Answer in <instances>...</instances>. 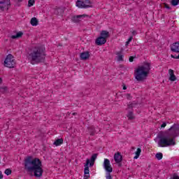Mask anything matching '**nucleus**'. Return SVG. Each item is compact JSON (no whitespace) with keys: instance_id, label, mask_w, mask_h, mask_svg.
I'll return each instance as SVG.
<instances>
[{"instance_id":"42","label":"nucleus","mask_w":179,"mask_h":179,"mask_svg":"<svg viewBox=\"0 0 179 179\" xmlns=\"http://www.w3.org/2000/svg\"><path fill=\"white\" fill-rule=\"evenodd\" d=\"M129 43H130V42L127 41L126 42L125 45H129Z\"/></svg>"},{"instance_id":"15","label":"nucleus","mask_w":179,"mask_h":179,"mask_svg":"<svg viewBox=\"0 0 179 179\" xmlns=\"http://www.w3.org/2000/svg\"><path fill=\"white\" fill-rule=\"evenodd\" d=\"M169 72L170 75L169 80L171 82H176V80H177V77H176V75H174V71L173 69H169Z\"/></svg>"},{"instance_id":"35","label":"nucleus","mask_w":179,"mask_h":179,"mask_svg":"<svg viewBox=\"0 0 179 179\" xmlns=\"http://www.w3.org/2000/svg\"><path fill=\"white\" fill-rule=\"evenodd\" d=\"M166 125H167V123L163 122L162 124L161 125V128H166Z\"/></svg>"},{"instance_id":"36","label":"nucleus","mask_w":179,"mask_h":179,"mask_svg":"<svg viewBox=\"0 0 179 179\" xmlns=\"http://www.w3.org/2000/svg\"><path fill=\"white\" fill-rule=\"evenodd\" d=\"M127 108H134V104L133 103H130L128 105Z\"/></svg>"},{"instance_id":"43","label":"nucleus","mask_w":179,"mask_h":179,"mask_svg":"<svg viewBox=\"0 0 179 179\" xmlns=\"http://www.w3.org/2000/svg\"><path fill=\"white\" fill-rule=\"evenodd\" d=\"M76 114H78V113H72V115H76Z\"/></svg>"},{"instance_id":"6","label":"nucleus","mask_w":179,"mask_h":179,"mask_svg":"<svg viewBox=\"0 0 179 179\" xmlns=\"http://www.w3.org/2000/svg\"><path fill=\"white\" fill-rule=\"evenodd\" d=\"M101 36L96 39V45H103L107 43V38L110 37V32L108 31L103 30L101 31Z\"/></svg>"},{"instance_id":"24","label":"nucleus","mask_w":179,"mask_h":179,"mask_svg":"<svg viewBox=\"0 0 179 179\" xmlns=\"http://www.w3.org/2000/svg\"><path fill=\"white\" fill-rule=\"evenodd\" d=\"M34 3H36L35 0H29V1H28V8H31V6H33V5H34Z\"/></svg>"},{"instance_id":"10","label":"nucleus","mask_w":179,"mask_h":179,"mask_svg":"<svg viewBox=\"0 0 179 179\" xmlns=\"http://www.w3.org/2000/svg\"><path fill=\"white\" fill-rule=\"evenodd\" d=\"M103 168L107 173H113V167H111V164H110V159H105L103 162Z\"/></svg>"},{"instance_id":"27","label":"nucleus","mask_w":179,"mask_h":179,"mask_svg":"<svg viewBox=\"0 0 179 179\" xmlns=\"http://www.w3.org/2000/svg\"><path fill=\"white\" fill-rule=\"evenodd\" d=\"M4 173L6 174V176H10V174H12V170L7 169L5 170Z\"/></svg>"},{"instance_id":"5","label":"nucleus","mask_w":179,"mask_h":179,"mask_svg":"<svg viewBox=\"0 0 179 179\" xmlns=\"http://www.w3.org/2000/svg\"><path fill=\"white\" fill-rule=\"evenodd\" d=\"M97 156L99 154L95 153L93 154L90 159H87L86 162L84 165V178L83 179H89L90 178V170L89 169V164L90 167H93L94 166V162H96V159H97Z\"/></svg>"},{"instance_id":"30","label":"nucleus","mask_w":179,"mask_h":179,"mask_svg":"<svg viewBox=\"0 0 179 179\" xmlns=\"http://www.w3.org/2000/svg\"><path fill=\"white\" fill-rule=\"evenodd\" d=\"M178 53V55H171V58H174V59H179V52Z\"/></svg>"},{"instance_id":"28","label":"nucleus","mask_w":179,"mask_h":179,"mask_svg":"<svg viewBox=\"0 0 179 179\" xmlns=\"http://www.w3.org/2000/svg\"><path fill=\"white\" fill-rule=\"evenodd\" d=\"M6 90H8V87H1V88H0V93H5V92H6Z\"/></svg>"},{"instance_id":"20","label":"nucleus","mask_w":179,"mask_h":179,"mask_svg":"<svg viewBox=\"0 0 179 179\" xmlns=\"http://www.w3.org/2000/svg\"><path fill=\"white\" fill-rule=\"evenodd\" d=\"M88 131L91 135V136H93L94 134L96 133V130L94 129V127H90L88 128Z\"/></svg>"},{"instance_id":"38","label":"nucleus","mask_w":179,"mask_h":179,"mask_svg":"<svg viewBox=\"0 0 179 179\" xmlns=\"http://www.w3.org/2000/svg\"><path fill=\"white\" fill-rule=\"evenodd\" d=\"M3 178V175H2V171H0V179Z\"/></svg>"},{"instance_id":"16","label":"nucleus","mask_w":179,"mask_h":179,"mask_svg":"<svg viewBox=\"0 0 179 179\" xmlns=\"http://www.w3.org/2000/svg\"><path fill=\"white\" fill-rule=\"evenodd\" d=\"M64 143V138H58L54 143L55 146H61Z\"/></svg>"},{"instance_id":"26","label":"nucleus","mask_w":179,"mask_h":179,"mask_svg":"<svg viewBox=\"0 0 179 179\" xmlns=\"http://www.w3.org/2000/svg\"><path fill=\"white\" fill-rule=\"evenodd\" d=\"M117 61H124V56L120 53H117Z\"/></svg>"},{"instance_id":"29","label":"nucleus","mask_w":179,"mask_h":179,"mask_svg":"<svg viewBox=\"0 0 179 179\" xmlns=\"http://www.w3.org/2000/svg\"><path fill=\"white\" fill-rule=\"evenodd\" d=\"M23 0H15V6H20V2H22Z\"/></svg>"},{"instance_id":"32","label":"nucleus","mask_w":179,"mask_h":179,"mask_svg":"<svg viewBox=\"0 0 179 179\" xmlns=\"http://www.w3.org/2000/svg\"><path fill=\"white\" fill-rule=\"evenodd\" d=\"M126 97L128 100H131L132 96H131V94H126Z\"/></svg>"},{"instance_id":"39","label":"nucleus","mask_w":179,"mask_h":179,"mask_svg":"<svg viewBox=\"0 0 179 179\" xmlns=\"http://www.w3.org/2000/svg\"><path fill=\"white\" fill-rule=\"evenodd\" d=\"M118 164V167H121L122 166V164L121 162L117 163Z\"/></svg>"},{"instance_id":"9","label":"nucleus","mask_w":179,"mask_h":179,"mask_svg":"<svg viewBox=\"0 0 179 179\" xmlns=\"http://www.w3.org/2000/svg\"><path fill=\"white\" fill-rule=\"evenodd\" d=\"M11 6L12 3H10V0H1L0 1V10L8 12Z\"/></svg>"},{"instance_id":"14","label":"nucleus","mask_w":179,"mask_h":179,"mask_svg":"<svg viewBox=\"0 0 179 179\" xmlns=\"http://www.w3.org/2000/svg\"><path fill=\"white\" fill-rule=\"evenodd\" d=\"M80 59L83 60V61H86V59H89V58L90 57V54L89 52H83L80 54Z\"/></svg>"},{"instance_id":"3","label":"nucleus","mask_w":179,"mask_h":179,"mask_svg":"<svg viewBox=\"0 0 179 179\" xmlns=\"http://www.w3.org/2000/svg\"><path fill=\"white\" fill-rule=\"evenodd\" d=\"M45 47L39 45L34 47L28 54V59L31 65L45 62Z\"/></svg>"},{"instance_id":"37","label":"nucleus","mask_w":179,"mask_h":179,"mask_svg":"<svg viewBox=\"0 0 179 179\" xmlns=\"http://www.w3.org/2000/svg\"><path fill=\"white\" fill-rule=\"evenodd\" d=\"M133 38H134L133 36H130V37L129 38V39H128L127 41H129V43H131V41H132V39H133Z\"/></svg>"},{"instance_id":"23","label":"nucleus","mask_w":179,"mask_h":179,"mask_svg":"<svg viewBox=\"0 0 179 179\" xmlns=\"http://www.w3.org/2000/svg\"><path fill=\"white\" fill-rule=\"evenodd\" d=\"M142 152V150L141 148H138L136 152V156L134 157V159H138L139 156H141V152Z\"/></svg>"},{"instance_id":"4","label":"nucleus","mask_w":179,"mask_h":179,"mask_svg":"<svg viewBox=\"0 0 179 179\" xmlns=\"http://www.w3.org/2000/svg\"><path fill=\"white\" fill-rule=\"evenodd\" d=\"M150 72V63L145 62L143 66H138L135 71L134 75L136 80L143 82L148 78Z\"/></svg>"},{"instance_id":"2","label":"nucleus","mask_w":179,"mask_h":179,"mask_svg":"<svg viewBox=\"0 0 179 179\" xmlns=\"http://www.w3.org/2000/svg\"><path fill=\"white\" fill-rule=\"evenodd\" d=\"M24 167L27 173H34V176L36 177V178L43 177L44 170L42 168L43 164L40 159L33 158L31 156L27 157L24 160Z\"/></svg>"},{"instance_id":"8","label":"nucleus","mask_w":179,"mask_h":179,"mask_svg":"<svg viewBox=\"0 0 179 179\" xmlns=\"http://www.w3.org/2000/svg\"><path fill=\"white\" fill-rule=\"evenodd\" d=\"M90 3H92L90 0H77L76 6L81 9H87V8H92Z\"/></svg>"},{"instance_id":"1","label":"nucleus","mask_w":179,"mask_h":179,"mask_svg":"<svg viewBox=\"0 0 179 179\" xmlns=\"http://www.w3.org/2000/svg\"><path fill=\"white\" fill-rule=\"evenodd\" d=\"M179 136V125L174 124L165 131H160L157 138L159 141L157 145L159 148H167L176 145V138Z\"/></svg>"},{"instance_id":"31","label":"nucleus","mask_w":179,"mask_h":179,"mask_svg":"<svg viewBox=\"0 0 179 179\" xmlns=\"http://www.w3.org/2000/svg\"><path fill=\"white\" fill-rule=\"evenodd\" d=\"M110 172H108L106 173V179H113V178L111 177V173H110Z\"/></svg>"},{"instance_id":"12","label":"nucleus","mask_w":179,"mask_h":179,"mask_svg":"<svg viewBox=\"0 0 179 179\" xmlns=\"http://www.w3.org/2000/svg\"><path fill=\"white\" fill-rule=\"evenodd\" d=\"M114 160L115 163H121L122 162V155H121V152H117L114 155Z\"/></svg>"},{"instance_id":"19","label":"nucleus","mask_w":179,"mask_h":179,"mask_svg":"<svg viewBox=\"0 0 179 179\" xmlns=\"http://www.w3.org/2000/svg\"><path fill=\"white\" fill-rule=\"evenodd\" d=\"M31 26H37L38 24V20L36 17H32L30 21Z\"/></svg>"},{"instance_id":"41","label":"nucleus","mask_w":179,"mask_h":179,"mask_svg":"<svg viewBox=\"0 0 179 179\" xmlns=\"http://www.w3.org/2000/svg\"><path fill=\"white\" fill-rule=\"evenodd\" d=\"M132 34H134V36H135V34H136V31H133Z\"/></svg>"},{"instance_id":"18","label":"nucleus","mask_w":179,"mask_h":179,"mask_svg":"<svg viewBox=\"0 0 179 179\" xmlns=\"http://www.w3.org/2000/svg\"><path fill=\"white\" fill-rule=\"evenodd\" d=\"M22 36H23V32L19 31L16 34V35H12L10 38L13 40H15V38H20V37H22Z\"/></svg>"},{"instance_id":"22","label":"nucleus","mask_w":179,"mask_h":179,"mask_svg":"<svg viewBox=\"0 0 179 179\" xmlns=\"http://www.w3.org/2000/svg\"><path fill=\"white\" fill-rule=\"evenodd\" d=\"M155 157L156 159H157V160H162V159H163V153L162 152H158L155 155Z\"/></svg>"},{"instance_id":"7","label":"nucleus","mask_w":179,"mask_h":179,"mask_svg":"<svg viewBox=\"0 0 179 179\" xmlns=\"http://www.w3.org/2000/svg\"><path fill=\"white\" fill-rule=\"evenodd\" d=\"M4 66L6 68H15L16 66V61L15 60V57L11 54H9L6 56L4 60Z\"/></svg>"},{"instance_id":"11","label":"nucleus","mask_w":179,"mask_h":179,"mask_svg":"<svg viewBox=\"0 0 179 179\" xmlns=\"http://www.w3.org/2000/svg\"><path fill=\"white\" fill-rule=\"evenodd\" d=\"M87 15H74L71 17L72 22H74L75 23H78L80 22V19H82V17H86Z\"/></svg>"},{"instance_id":"17","label":"nucleus","mask_w":179,"mask_h":179,"mask_svg":"<svg viewBox=\"0 0 179 179\" xmlns=\"http://www.w3.org/2000/svg\"><path fill=\"white\" fill-rule=\"evenodd\" d=\"M64 10L62 8H57L55 9L54 13L55 15H62L64 13Z\"/></svg>"},{"instance_id":"33","label":"nucleus","mask_w":179,"mask_h":179,"mask_svg":"<svg viewBox=\"0 0 179 179\" xmlns=\"http://www.w3.org/2000/svg\"><path fill=\"white\" fill-rule=\"evenodd\" d=\"M164 8H166V9H171V7H170V6H169V4L167 3H164Z\"/></svg>"},{"instance_id":"40","label":"nucleus","mask_w":179,"mask_h":179,"mask_svg":"<svg viewBox=\"0 0 179 179\" xmlns=\"http://www.w3.org/2000/svg\"><path fill=\"white\" fill-rule=\"evenodd\" d=\"M123 90H127V86L125 85H123Z\"/></svg>"},{"instance_id":"21","label":"nucleus","mask_w":179,"mask_h":179,"mask_svg":"<svg viewBox=\"0 0 179 179\" xmlns=\"http://www.w3.org/2000/svg\"><path fill=\"white\" fill-rule=\"evenodd\" d=\"M127 117L129 120H134L135 119V116H134V113H132V111H129L127 114Z\"/></svg>"},{"instance_id":"25","label":"nucleus","mask_w":179,"mask_h":179,"mask_svg":"<svg viewBox=\"0 0 179 179\" xmlns=\"http://www.w3.org/2000/svg\"><path fill=\"white\" fill-rule=\"evenodd\" d=\"M178 3H179V0H171V4L172 5V6H177Z\"/></svg>"},{"instance_id":"13","label":"nucleus","mask_w":179,"mask_h":179,"mask_svg":"<svg viewBox=\"0 0 179 179\" xmlns=\"http://www.w3.org/2000/svg\"><path fill=\"white\" fill-rule=\"evenodd\" d=\"M171 50L173 52H179V42H176L171 45Z\"/></svg>"},{"instance_id":"34","label":"nucleus","mask_w":179,"mask_h":179,"mask_svg":"<svg viewBox=\"0 0 179 179\" xmlns=\"http://www.w3.org/2000/svg\"><path fill=\"white\" fill-rule=\"evenodd\" d=\"M134 58H135V57L131 56V57H129V62H134Z\"/></svg>"}]
</instances>
